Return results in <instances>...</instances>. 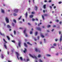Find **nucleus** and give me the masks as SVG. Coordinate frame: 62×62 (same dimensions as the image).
<instances>
[{"label":"nucleus","instance_id":"obj_19","mask_svg":"<svg viewBox=\"0 0 62 62\" xmlns=\"http://www.w3.org/2000/svg\"><path fill=\"white\" fill-rule=\"evenodd\" d=\"M27 44H29V45H31V46H32V45L30 43L28 42H27Z\"/></svg>","mask_w":62,"mask_h":62},{"label":"nucleus","instance_id":"obj_4","mask_svg":"<svg viewBox=\"0 0 62 62\" xmlns=\"http://www.w3.org/2000/svg\"><path fill=\"white\" fill-rule=\"evenodd\" d=\"M37 30H38L40 31H41V28H40V27H37Z\"/></svg>","mask_w":62,"mask_h":62},{"label":"nucleus","instance_id":"obj_31","mask_svg":"<svg viewBox=\"0 0 62 62\" xmlns=\"http://www.w3.org/2000/svg\"><path fill=\"white\" fill-rule=\"evenodd\" d=\"M42 16V18L43 20H44V16Z\"/></svg>","mask_w":62,"mask_h":62},{"label":"nucleus","instance_id":"obj_10","mask_svg":"<svg viewBox=\"0 0 62 62\" xmlns=\"http://www.w3.org/2000/svg\"><path fill=\"white\" fill-rule=\"evenodd\" d=\"M35 10L37 11V9H38V7L37 6H35Z\"/></svg>","mask_w":62,"mask_h":62},{"label":"nucleus","instance_id":"obj_17","mask_svg":"<svg viewBox=\"0 0 62 62\" xmlns=\"http://www.w3.org/2000/svg\"><path fill=\"white\" fill-rule=\"evenodd\" d=\"M0 34H1V36H5V35H4V34H2V33H1V32H0Z\"/></svg>","mask_w":62,"mask_h":62},{"label":"nucleus","instance_id":"obj_20","mask_svg":"<svg viewBox=\"0 0 62 62\" xmlns=\"http://www.w3.org/2000/svg\"><path fill=\"white\" fill-rule=\"evenodd\" d=\"M30 18H32L33 17V15H31L30 16Z\"/></svg>","mask_w":62,"mask_h":62},{"label":"nucleus","instance_id":"obj_33","mask_svg":"<svg viewBox=\"0 0 62 62\" xmlns=\"http://www.w3.org/2000/svg\"><path fill=\"white\" fill-rule=\"evenodd\" d=\"M44 16H48V14H45L44 15Z\"/></svg>","mask_w":62,"mask_h":62},{"label":"nucleus","instance_id":"obj_34","mask_svg":"<svg viewBox=\"0 0 62 62\" xmlns=\"http://www.w3.org/2000/svg\"><path fill=\"white\" fill-rule=\"evenodd\" d=\"M59 35H60V34H61V31H59Z\"/></svg>","mask_w":62,"mask_h":62},{"label":"nucleus","instance_id":"obj_54","mask_svg":"<svg viewBox=\"0 0 62 62\" xmlns=\"http://www.w3.org/2000/svg\"><path fill=\"white\" fill-rule=\"evenodd\" d=\"M19 29H23V28L22 27H20L19 28Z\"/></svg>","mask_w":62,"mask_h":62},{"label":"nucleus","instance_id":"obj_28","mask_svg":"<svg viewBox=\"0 0 62 62\" xmlns=\"http://www.w3.org/2000/svg\"><path fill=\"white\" fill-rule=\"evenodd\" d=\"M41 37H42V38H44V36H43V35H42V34H41Z\"/></svg>","mask_w":62,"mask_h":62},{"label":"nucleus","instance_id":"obj_53","mask_svg":"<svg viewBox=\"0 0 62 62\" xmlns=\"http://www.w3.org/2000/svg\"><path fill=\"white\" fill-rule=\"evenodd\" d=\"M56 21L57 22H59V20H56Z\"/></svg>","mask_w":62,"mask_h":62},{"label":"nucleus","instance_id":"obj_11","mask_svg":"<svg viewBox=\"0 0 62 62\" xmlns=\"http://www.w3.org/2000/svg\"><path fill=\"white\" fill-rule=\"evenodd\" d=\"M46 4H45L43 6V8L44 9L46 8Z\"/></svg>","mask_w":62,"mask_h":62},{"label":"nucleus","instance_id":"obj_32","mask_svg":"<svg viewBox=\"0 0 62 62\" xmlns=\"http://www.w3.org/2000/svg\"><path fill=\"white\" fill-rule=\"evenodd\" d=\"M32 33L33 31H31L30 32V34H32Z\"/></svg>","mask_w":62,"mask_h":62},{"label":"nucleus","instance_id":"obj_43","mask_svg":"<svg viewBox=\"0 0 62 62\" xmlns=\"http://www.w3.org/2000/svg\"><path fill=\"white\" fill-rule=\"evenodd\" d=\"M35 20V19H34V18L32 19V21H34Z\"/></svg>","mask_w":62,"mask_h":62},{"label":"nucleus","instance_id":"obj_63","mask_svg":"<svg viewBox=\"0 0 62 62\" xmlns=\"http://www.w3.org/2000/svg\"><path fill=\"white\" fill-rule=\"evenodd\" d=\"M44 41L45 42V39H44Z\"/></svg>","mask_w":62,"mask_h":62},{"label":"nucleus","instance_id":"obj_56","mask_svg":"<svg viewBox=\"0 0 62 62\" xmlns=\"http://www.w3.org/2000/svg\"><path fill=\"white\" fill-rule=\"evenodd\" d=\"M1 57L2 58H4V56H3V55H2Z\"/></svg>","mask_w":62,"mask_h":62},{"label":"nucleus","instance_id":"obj_16","mask_svg":"<svg viewBox=\"0 0 62 62\" xmlns=\"http://www.w3.org/2000/svg\"><path fill=\"white\" fill-rule=\"evenodd\" d=\"M26 16L25 18H27V12H26V13L25 14Z\"/></svg>","mask_w":62,"mask_h":62},{"label":"nucleus","instance_id":"obj_23","mask_svg":"<svg viewBox=\"0 0 62 62\" xmlns=\"http://www.w3.org/2000/svg\"><path fill=\"white\" fill-rule=\"evenodd\" d=\"M12 25L13 26H14V25H15V24L14 23H12Z\"/></svg>","mask_w":62,"mask_h":62},{"label":"nucleus","instance_id":"obj_46","mask_svg":"<svg viewBox=\"0 0 62 62\" xmlns=\"http://www.w3.org/2000/svg\"><path fill=\"white\" fill-rule=\"evenodd\" d=\"M26 61H29V59H27L26 60Z\"/></svg>","mask_w":62,"mask_h":62},{"label":"nucleus","instance_id":"obj_18","mask_svg":"<svg viewBox=\"0 0 62 62\" xmlns=\"http://www.w3.org/2000/svg\"><path fill=\"white\" fill-rule=\"evenodd\" d=\"M0 34H1V36H5V35H4V34H2V33H1V32H0Z\"/></svg>","mask_w":62,"mask_h":62},{"label":"nucleus","instance_id":"obj_35","mask_svg":"<svg viewBox=\"0 0 62 62\" xmlns=\"http://www.w3.org/2000/svg\"><path fill=\"white\" fill-rule=\"evenodd\" d=\"M21 18H22V16H20V17L18 18V19L20 20V19H21Z\"/></svg>","mask_w":62,"mask_h":62},{"label":"nucleus","instance_id":"obj_25","mask_svg":"<svg viewBox=\"0 0 62 62\" xmlns=\"http://www.w3.org/2000/svg\"><path fill=\"white\" fill-rule=\"evenodd\" d=\"M13 15L14 16H17V14H16L15 13H14Z\"/></svg>","mask_w":62,"mask_h":62},{"label":"nucleus","instance_id":"obj_24","mask_svg":"<svg viewBox=\"0 0 62 62\" xmlns=\"http://www.w3.org/2000/svg\"><path fill=\"white\" fill-rule=\"evenodd\" d=\"M19 58L21 60V61H23V58H22V57H20Z\"/></svg>","mask_w":62,"mask_h":62},{"label":"nucleus","instance_id":"obj_26","mask_svg":"<svg viewBox=\"0 0 62 62\" xmlns=\"http://www.w3.org/2000/svg\"><path fill=\"white\" fill-rule=\"evenodd\" d=\"M14 35H16V32L15 31V30L14 31Z\"/></svg>","mask_w":62,"mask_h":62},{"label":"nucleus","instance_id":"obj_52","mask_svg":"<svg viewBox=\"0 0 62 62\" xmlns=\"http://www.w3.org/2000/svg\"><path fill=\"white\" fill-rule=\"evenodd\" d=\"M61 23H62V22L61 21L59 23L60 24H61Z\"/></svg>","mask_w":62,"mask_h":62},{"label":"nucleus","instance_id":"obj_58","mask_svg":"<svg viewBox=\"0 0 62 62\" xmlns=\"http://www.w3.org/2000/svg\"><path fill=\"white\" fill-rule=\"evenodd\" d=\"M61 3H62V2H61V1H60V2H59V4H61Z\"/></svg>","mask_w":62,"mask_h":62},{"label":"nucleus","instance_id":"obj_5","mask_svg":"<svg viewBox=\"0 0 62 62\" xmlns=\"http://www.w3.org/2000/svg\"><path fill=\"white\" fill-rule=\"evenodd\" d=\"M14 12L15 13L18 12V10L17 9H15L14 10Z\"/></svg>","mask_w":62,"mask_h":62},{"label":"nucleus","instance_id":"obj_62","mask_svg":"<svg viewBox=\"0 0 62 62\" xmlns=\"http://www.w3.org/2000/svg\"><path fill=\"white\" fill-rule=\"evenodd\" d=\"M11 52H12V53H13V50H11Z\"/></svg>","mask_w":62,"mask_h":62},{"label":"nucleus","instance_id":"obj_3","mask_svg":"<svg viewBox=\"0 0 62 62\" xmlns=\"http://www.w3.org/2000/svg\"><path fill=\"white\" fill-rule=\"evenodd\" d=\"M62 35H61L60 38V42H61V41H62Z\"/></svg>","mask_w":62,"mask_h":62},{"label":"nucleus","instance_id":"obj_51","mask_svg":"<svg viewBox=\"0 0 62 62\" xmlns=\"http://www.w3.org/2000/svg\"><path fill=\"white\" fill-rule=\"evenodd\" d=\"M42 28H45V26H43L42 27Z\"/></svg>","mask_w":62,"mask_h":62},{"label":"nucleus","instance_id":"obj_21","mask_svg":"<svg viewBox=\"0 0 62 62\" xmlns=\"http://www.w3.org/2000/svg\"><path fill=\"white\" fill-rule=\"evenodd\" d=\"M37 34H38V32L37 31H36L35 32V36H36L37 35Z\"/></svg>","mask_w":62,"mask_h":62},{"label":"nucleus","instance_id":"obj_22","mask_svg":"<svg viewBox=\"0 0 62 62\" xmlns=\"http://www.w3.org/2000/svg\"><path fill=\"white\" fill-rule=\"evenodd\" d=\"M7 38L8 39V40H10V38L9 37H8V36H7Z\"/></svg>","mask_w":62,"mask_h":62},{"label":"nucleus","instance_id":"obj_59","mask_svg":"<svg viewBox=\"0 0 62 62\" xmlns=\"http://www.w3.org/2000/svg\"><path fill=\"white\" fill-rule=\"evenodd\" d=\"M36 21H38V18H36Z\"/></svg>","mask_w":62,"mask_h":62},{"label":"nucleus","instance_id":"obj_8","mask_svg":"<svg viewBox=\"0 0 62 62\" xmlns=\"http://www.w3.org/2000/svg\"><path fill=\"white\" fill-rule=\"evenodd\" d=\"M24 50L23 51V52H24V53H25V52H27L26 49L25 48H24Z\"/></svg>","mask_w":62,"mask_h":62},{"label":"nucleus","instance_id":"obj_45","mask_svg":"<svg viewBox=\"0 0 62 62\" xmlns=\"http://www.w3.org/2000/svg\"><path fill=\"white\" fill-rule=\"evenodd\" d=\"M28 25H31V24H30V23H28Z\"/></svg>","mask_w":62,"mask_h":62},{"label":"nucleus","instance_id":"obj_13","mask_svg":"<svg viewBox=\"0 0 62 62\" xmlns=\"http://www.w3.org/2000/svg\"><path fill=\"white\" fill-rule=\"evenodd\" d=\"M24 46H25V47H27V45H26V43H24Z\"/></svg>","mask_w":62,"mask_h":62},{"label":"nucleus","instance_id":"obj_48","mask_svg":"<svg viewBox=\"0 0 62 62\" xmlns=\"http://www.w3.org/2000/svg\"><path fill=\"white\" fill-rule=\"evenodd\" d=\"M54 48V46H51V48Z\"/></svg>","mask_w":62,"mask_h":62},{"label":"nucleus","instance_id":"obj_37","mask_svg":"<svg viewBox=\"0 0 62 62\" xmlns=\"http://www.w3.org/2000/svg\"><path fill=\"white\" fill-rule=\"evenodd\" d=\"M16 54H17V56H18L19 55V54L17 52H16Z\"/></svg>","mask_w":62,"mask_h":62},{"label":"nucleus","instance_id":"obj_61","mask_svg":"<svg viewBox=\"0 0 62 62\" xmlns=\"http://www.w3.org/2000/svg\"><path fill=\"white\" fill-rule=\"evenodd\" d=\"M44 2H47V0H44Z\"/></svg>","mask_w":62,"mask_h":62},{"label":"nucleus","instance_id":"obj_42","mask_svg":"<svg viewBox=\"0 0 62 62\" xmlns=\"http://www.w3.org/2000/svg\"><path fill=\"white\" fill-rule=\"evenodd\" d=\"M34 58H35V59H37V57L35 56L34 57Z\"/></svg>","mask_w":62,"mask_h":62},{"label":"nucleus","instance_id":"obj_12","mask_svg":"<svg viewBox=\"0 0 62 62\" xmlns=\"http://www.w3.org/2000/svg\"><path fill=\"white\" fill-rule=\"evenodd\" d=\"M4 45V47H5V48L7 49V46H6V43Z\"/></svg>","mask_w":62,"mask_h":62},{"label":"nucleus","instance_id":"obj_15","mask_svg":"<svg viewBox=\"0 0 62 62\" xmlns=\"http://www.w3.org/2000/svg\"><path fill=\"white\" fill-rule=\"evenodd\" d=\"M13 21L15 23H16V21L15 19H13Z\"/></svg>","mask_w":62,"mask_h":62},{"label":"nucleus","instance_id":"obj_50","mask_svg":"<svg viewBox=\"0 0 62 62\" xmlns=\"http://www.w3.org/2000/svg\"><path fill=\"white\" fill-rule=\"evenodd\" d=\"M17 58L18 60H19V57H18V56H17Z\"/></svg>","mask_w":62,"mask_h":62},{"label":"nucleus","instance_id":"obj_47","mask_svg":"<svg viewBox=\"0 0 62 62\" xmlns=\"http://www.w3.org/2000/svg\"><path fill=\"white\" fill-rule=\"evenodd\" d=\"M31 13L32 14H35V12H31Z\"/></svg>","mask_w":62,"mask_h":62},{"label":"nucleus","instance_id":"obj_14","mask_svg":"<svg viewBox=\"0 0 62 62\" xmlns=\"http://www.w3.org/2000/svg\"><path fill=\"white\" fill-rule=\"evenodd\" d=\"M7 27L8 28H11V27L10 26L8 25H7Z\"/></svg>","mask_w":62,"mask_h":62},{"label":"nucleus","instance_id":"obj_30","mask_svg":"<svg viewBox=\"0 0 62 62\" xmlns=\"http://www.w3.org/2000/svg\"><path fill=\"white\" fill-rule=\"evenodd\" d=\"M41 56V55H40L39 54L38 55V57H39H39H40Z\"/></svg>","mask_w":62,"mask_h":62},{"label":"nucleus","instance_id":"obj_29","mask_svg":"<svg viewBox=\"0 0 62 62\" xmlns=\"http://www.w3.org/2000/svg\"><path fill=\"white\" fill-rule=\"evenodd\" d=\"M23 32L25 34V32H26V30H24Z\"/></svg>","mask_w":62,"mask_h":62},{"label":"nucleus","instance_id":"obj_38","mask_svg":"<svg viewBox=\"0 0 62 62\" xmlns=\"http://www.w3.org/2000/svg\"><path fill=\"white\" fill-rule=\"evenodd\" d=\"M51 27V25H48L47 26V28H49V27Z\"/></svg>","mask_w":62,"mask_h":62},{"label":"nucleus","instance_id":"obj_57","mask_svg":"<svg viewBox=\"0 0 62 62\" xmlns=\"http://www.w3.org/2000/svg\"><path fill=\"white\" fill-rule=\"evenodd\" d=\"M56 55H58V53H56Z\"/></svg>","mask_w":62,"mask_h":62},{"label":"nucleus","instance_id":"obj_6","mask_svg":"<svg viewBox=\"0 0 62 62\" xmlns=\"http://www.w3.org/2000/svg\"><path fill=\"white\" fill-rule=\"evenodd\" d=\"M1 10L2 13H5V11H4V10L1 9Z\"/></svg>","mask_w":62,"mask_h":62},{"label":"nucleus","instance_id":"obj_39","mask_svg":"<svg viewBox=\"0 0 62 62\" xmlns=\"http://www.w3.org/2000/svg\"><path fill=\"white\" fill-rule=\"evenodd\" d=\"M47 56H50L51 55L49 54H47Z\"/></svg>","mask_w":62,"mask_h":62},{"label":"nucleus","instance_id":"obj_44","mask_svg":"<svg viewBox=\"0 0 62 62\" xmlns=\"http://www.w3.org/2000/svg\"><path fill=\"white\" fill-rule=\"evenodd\" d=\"M25 36H26V37H27V34L26 33V34H25Z\"/></svg>","mask_w":62,"mask_h":62},{"label":"nucleus","instance_id":"obj_2","mask_svg":"<svg viewBox=\"0 0 62 62\" xmlns=\"http://www.w3.org/2000/svg\"><path fill=\"white\" fill-rule=\"evenodd\" d=\"M35 51H36V52H39V53H40V50L38 49H37V48H35Z\"/></svg>","mask_w":62,"mask_h":62},{"label":"nucleus","instance_id":"obj_36","mask_svg":"<svg viewBox=\"0 0 62 62\" xmlns=\"http://www.w3.org/2000/svg\"><path fill=\"white\" fill-rule=\"evenodd\" d=\"M11 41L14 43H15V41L14 40H12Z\"/></svg>","mask_w":62,"mask_h":62},{"label":"nucleus","instance_id":"obj_27","mask_svg":"<svg viewBox=\"0 0 62 62\" xmlns=\"http://www.w3.org/2000/svg\"><path fill=\"white\" fill-rule=\"evenodd\" d=\"M3 39V40L4 41V42H5V43H7V41H6V40H5V39Z\"/></svg>","mask_w":62,"mask_h":62},{"label":"nucleus","instance_id":"obj_64","mask_svg":"<svg viewBox=\"0 0 62 62\" xmlns=\"http://www.w3.org/2000/svg\"><path fill=\"white\" fill-rule=\"evenodd\" d=\"M8 62H11V61H9V60H8Z\"/></svg>","mask_w":62,"mask_h":62},{"label":"nucleus","instance_id":"obj_55","mask_svg":"<svg viewBox=\"0 0 62 62\" xmlns=\"http://www.w3.org/2000/svg\"><path fill=\"white\" fill-rule=\"evenodd\" d=\"M56 27V26L55 25H54L53 26V27Z\"/></svg>","mask_w":62,"mask_h":62},{"label":"nucleus","instance_id":"obj_40","mask_svg":"<svg viewBox=\"0 0 62 62\" xmlns=\"http://www.w3.org/2000/svg\"><path fill=\"white\" fill-rule=\"evenodd\" d=\"M39 62H43L41 60H39Z\"/></svg>","mask_w":62,"mask_h":62},{"label":"nucleus","instance_id":"obj_7","mask_svg":"<svg viewBox=\"0 0 62 62\" xmlns=\"http://www.w3.org/2000/svg\"><path fill=\"white\" fill-rule=\"evenodd\" d=\"M18 46L20 47H21V42H18Z\"/></svg>","mask_w":62,"mask_h":62},{"label":"nucleus","instance_id":"obj_41","mask_svg":"<svg viewBox=\"0 0 62 62\" xmlns=\"http://www.w3.org/2000/svg\"><path fill=\"white\" fill-rule=\"evenodd\" d=\"M56 43H54L53 44V45L54 46H56Z\"/></svg>","mask_w":62,"mask_h":62},{"label":"nucleus","instance_id":"obj_60","mask_svg":"<svg viewBox=\"0 0 62 62\" xmlns=\"http://www.w3.org/2000/svg\"><path fill=\"white\" fill-rule=\"evenodd\" d=\"M57 40H58V39H55V41H57Z\"/></svg>","mask_w":62,"mask_h":62},{"label":"nucleus","instance_id":"obj_1","mask_svg":"<svg viewBox=\"0 0 62 62\" xmlns=\"http://www.w3.org/2000/svg\"><path fill=\"white\" fill-rule=\"evenodd\" d=\"M5 20L7 23H9V20L8 18L6 17L5 18Z\"/></svg>","mask_w":62,"mask_h":62},{"label":"nucleus","instance_id":"obj_9","mask_svg":"<svg viewBox=\"0 0 62 62\" xmlns=\"http://www.w3.org/2000/svg\"><path fill=\"white\" fill-rule=\"evenodd\" d=\"M29 55L31 57H32V58H34V57L32 56V55H31L30 54H29Z\"/></svg>","mask_w":62,"mask_h":62},{"label":"nucleus","instance_id":"obj_49","mask_svg":"<svg viewBox=\"0 0 62 62\" xmlns=\"http://www.w3.org/2000/svg\"><path fill=\"white\" fill-rule=\"evenodd\" d=\"M52 2V1L51 0H49L48 1V2L49 3H51Z\"/></svg>","mask_w":62,"mask_h":62}]
</instances>
